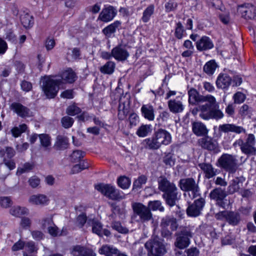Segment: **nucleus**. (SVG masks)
Returning a JSON list of instances; mask_svg holds the SVG:
<instances>
[{
	"instance_id": "nucleus-60",
	"label": "nucleus",
	"mask_w": 256,
	"mask_h": 256,
	"mask_svg": "<svg viewBox=\"0 0 256 256\" xmlns=\"http://www.w3.org/2000/svg\"><path fill=\"white\" fill-rule=\"evenodd\" d=\"M208 6L213 9H220L222 2L220 0H206Z\"/></svg>"
},
{
	"instance_id": "nucleus-62",
	"label": "nucleus",
	"mask_w": 256,
	"mask_h": 256,
	"mask_svg": "<svg viewBox=\"0 0 256 256\" xmlns=\"http://www.w3.org/2000/svg\"><path fill=\"white\" fill-rule=\"evenodd\" d=\"M113 228L122 234H127L128 232V229L125 226H122L119 222H115L114 223Z\"/></svg>"
},
{
	"instance_id": "nucleus-32",
	"label": "nucleus",
	"mask_w": 256,
	"mask_h": 256,
	"mask_svg": "<svg viewBox=\"0 0 256 256\" xmlns=\"http://www.w3.org/2000/svg\"><path fill=\"white\" fill-rule=\"evenodd\" d=\"M72 254L74 256H96V254L92 250H86L80 246H76Z\"/></svg>"
},
{
	"instance_id": "nucleus-7",
	"label": "nucleus",
	"mask_w": 256,
	"mask_h": 256,
	"mask_svg": "<svg viewBox=\"0 0 256 256\" xmlns=\"http://www.w3.org/2000/svg\"><path fill=\"white\" fill-rule=\"evenodd\" d=\"M190 226H180L175 235L176 236L175 246L180 249L184 248L190 244V239L192 238L194 232Z\"/></svg>"
},
{
	"instance_id": "nucleus-13",
	"label": "nucleus",
	"mask_w": 256,
	"mask_h": 256,
	"mask_svg": "<svg viewBox=\"0 0 256 256\" xmlns=\"http://www.w3.org/2000/svg\"><path fill=\"white\" fill-rule=\"evenodd\" d=\"M205 200L202 198H200L189 204L186 209V213L188 216L196 217L200 216L204 206Z\"/></svg>"
},
{
	"instance_id": "nucleus-24",
	"label": "nucleus",
	"mask_w": 256,
	"mask_h": 256,
	"mask_svg": "<svg viewBox=\"0 0 256 256\" xmlns=\"http://www.w3.org/2000/svg\"><path fill=\"white\" fill-rule=\"evenodd\" d=\"M192 130L198 136H206L208 133L206 126L200 122H194L192 123Z\"/></svg>"
},
{
	"instance_id": "nucleus-39",
	"label": "nucleus",
	"mask_w": 256,
	"mask_h": 256,
	"mask_svg": "<svg viewBox=\"0 0 256 256\" xmlns=\"http://www.w3.org/2000/svg\"><path fill=\"white\" fill-rule=\"evenodd\" d=\"M68 140L65 136H58L56 139L54 146L58 150H63L67 147Z\"/></svg>"
},
{
	"instance_id": "nucleus-56",
	"label": "nucleus",
	"mask_w": 256,
	"mask_h": 256,
	"mask_svg": "<svg viewBox=\"0 0 256 256\" xmlns=\"http://www.w3.org/2000/svg\"><path fill=\"white\" fill-rule=\"evenodd\" d=\"M74 122L73 118L68 116H65L63 117L61 120L62 126L66 128H70L72 126Z\"/></svg>"
},
{
	"instance_id": "nucleus-27",
	"label": "nucleus",
	"mask_w": 256,
	"mask_h": 256,
	"mask_svg": "<svg viewBox=\"0 0 256 256\" xmlns=\"http://www.w3.org/2000/svg\"><path fill=\"white\" fill-rule=\"evenodd\" d=\"M142 116L146 120L152 121L154 119V110L150 104H143L140 109Z\"/></svg>"
},
{
	"instance_id": "nucleus-26",
	"label": "nucleus",
	"mask_w": 256,
	"mask_h": 256,
	"mask_svg": "<svg viewBox=\"0 0 256 256\" xmlns=\"http://www.w3.org/2000/svg\"><path fill=\"white\" fill-rule=\"evenodd\" d=\"M56 78L61 80V84L64 83H72L76 80V74L72 69H68L63 72L60 76Z\"/></svg>"
},
{
	"instance_id": "nucleus-8",
	"label": "nucleus",
	"mask_w": 256,
	"mask_h": 256,
	"mask_svg": "<svg viewBox=\"0 0 256 256\" xmlns=\"http://www.w3.org/2000/svg\"><path fill=\"white\" fill-rule=\"evenodd\" d=\"M214 218L218 220H225L230 225L235 226H238L242 217L240 212L232 210H222L216 213Z\"/></svg>"
},
{
	"instance_id": "nucleus-28",
	"label": "nucleus",
	"mask_w": 256,
	"mask_h": 256,
	"mask_svg": "<svg viewBox=\"0 0 256 256\" xmlns=\"http://www.w3.org/2000/svg\"><path fill=\"white\" fill-rule=\"evenodd\" d=\"M95 188L106 198L110 199L112 194V186L110 184H96Z\"/></svg>"
},
{
	"instance_id": "nucleus-59",
	"label": "nucleus",
	"mask_w": 256,
	"mask_h": 256,
	"mask_svg": "<svg viewBox=\"0 0 256 256\" xmlns=\"http://www.w3.org/2000/svg\"><path fill=\"white\" fill-rule=\"evenodd\" d=\"M128 120L130 127L136 126L140 122L139 117L136 114L132 113L129 116Z\"/></svg>"
},
{
	"instance_id": "nucleus-53",
	"label": "nucleus",
	"mask_w": 256,
	"mask_h": 256,
	"mask_svg": "<svg viewBox=\"0 0 256 256\" xmlns=\"http://www.w3.org/2000/svg\"><path fill=\"white\" fill-rule=\"evenodd\" d=\"M84 153L80 150H74L72 154L71 160L74 162H77L80 160L84 157Z\"/></svg>"
},
{
	"instance_id": "nucleus-44",
	"label": "nucleus",
	"mask_w": 256,
	"mask_h": 256,
	"mask_svg": "<svg viewBox=\"0 0 256 256\" xmlns=\"http://www.w3.org/2000/svg\"><path fill=\"white\" fill-rule=\"evenodd\" d=\"M242 179V178H236L232 180V184L228 186L230 192L234 193L239 190Z\"/></svg>"
},
{
	"instance_id": "nucleus-6",
	"label": "nucleus",
	"mask_w": 256,
	"mask_h": 256,
	"mask_svg": "<svg viewBox=\"0 0 256 256\" xmlns=\"http://www.w3.org/2000/svg\"><path fill=\"white\" fill-rule=\"evenodd\" d=\"M62 81L60 78L52 79L45 76L42 79V88L46 96L48 98L55 97L59 90Z\"/></svg>"
},
{
	"instance_id": "nucleus-50",
	"label": "nucleus",
	"mask_w": 256,
	"mask_h": 256,
	"mask_svg": "<svg viewBox=\"0 0 256 256\" xmlns=\"http://www.w3.org/2000/svg\"><path fill=\"white\" fill-rule=\"evenodd\" d=\"M210 115V119L216 120L221 119L224 116L223 112L220 110L216 108H211Z\"/></svg>"
},
{
	"instance_id": "nucleus-18",
	"label": "nucleus",
	"mask_w": 256,
	"mask_h": 256,
	"mask_svg": "<svg viewBox=\"0 0 256 256\" xmlns=\"http://www.w3.org/2000/svg\"><path fill=\"white\" fill-rule=\"evenodd\" d=\"M160 226L161 228H167L170 226L172 231H176L178 227L176 218L171 216H166L161 220Z\"/></svg>"
},
{
	"instance_id": "nucleus-16",
	"label": "nucleus",
	"mask_w": 256,
	"mask_h": 256,
	"mask_svg": "<svg viewBox=\"0 0 256 256\" xmlns=\"http://www.w3.org/2000/svg\"><path fill=\"white\" fill-rule=\"evenodd\" d=\"M88 224L92 226V232L100 236H102L104 234L106 236L110 235V232L108 230L103 229L102 224L98 220L89 219Z\"/></svg>"
},
{
	"instance_id": "nucleus-11",
	"label": "nucleus",
	"mask_w": 256,
	"mask_h": 256,
	"mask_svg": "<svg viewBox=\"0 0 256 256\" xmlns=\"http://www.w3.org/2000/svg\"><path fill=\"white\" fill-rule=\"evenodd\" d=\"M188 102L192 105H196L204 102H216V98L211 95L202 96L194 88H190L188 91Z\"/></svg>"
},
{
	"instance_id": "nucleus-61",
	"label": "nucleus",
	"mask_w": 256,
	"mask_h": 256,
	"mask_svg": "<svg viewBox=\"0 0 256 256\" xmlns=\"http://www.w3.org/2000/svg\"><path fill=\"white\" fill-rule=\"evenodd\" d=\"M100 71L104 74H111L112 73V62H107L104 66L100 67Z\"/></svg>"
},
{
	"instance_id": "nucleus-19",
	"label": "nucleus",
	"mask_w": 256,
	"mask_h": 256,
	"mask_svg": "<svg viewBox=\"0 0 256 256\" xmlns=\"http://www.w3.org/2000/svg\"><path fill=\"white\" fill-rule=\"evenodd\" d=\"M238 10L242 16L246 19H252L256 16V8L250 4H246L239 7Z\"/></svg>"
},
{
	"instance_id": "nucleus-20",
	"label": "nucleus",
	"mask_w": 256,
	"mask_h": 256,
	"mask_svg": "<svg viewBox=\"0 0 256 256\" xmlns=\"http://www.w3.org/2000/svg\"><path fill=\"white\" fill-rule=\"evenodd\" d=\"M212 40L206 36H202L196 42V48L200 51L207 50L214 48Z\"/></svg>"
},
{
	"instance_id": "nucleus-37",
	"label": "nucleus",
	"mask_w": 256,
	"mask_h": 256,
	"mask_svg": "<svg viewBox=\"0 0 256 256\" xmlns=\"http://www.w3.org/2000/svg\"><path fill=\"white\" fill-rule=\"evenodd\" d=\"M154 4H150L144 11L142 20L144 22H148L151 16L154 14Z\"/></svg>"
},
{
	"instance_id": "nucleus-21",
	"label": "nucleus",
	"mask_w": 256,
	"mask_h": 256,
	"mask_svg": "<svg viewBox=\"0 0 256 256\" xmlns=\"http://www.w3.org/2000/svg\"><path fill=\"white\" fill-rule=\"evenodd\" d=\"M198 166L204 172L205 178L208 179L214 177L218 173V170L214 168L210 164L200 163L198 164Z\"/></svg>"
},
{
	"instance_id": "nucleus-12",
	"label": "nucleus",
	"mask_w": 256,
	"mask_h": 256,
	"mask_svg": "<svg viewBox=\"0 0 256 256\" xmlns=\"http://www.w3.org/2000/svg\"><path fill=\"white\" fill-rule=\"evenodd\" d=\"M132 208L134 214L139 216L141 222H146L152 218V214L150 208L142 203H134Z\"/></svg>"
},
{
	"instance_id": "nucleus-64",
	"label": "nucleus",
	"mask_w": 256,
	"mask_h": 256,
	"mask_svg": "<svg viewBox=\"0 0 256 256\" xmlns=\"http://www.w3.org/2000/svg\"><path fill=\"white\" fill-rule=\"evenodd\" d=\"M100 254H104L106 256H112V248L110 246H103L99 250Z\"/></svg>"
},
{
	"instance_id": "nucleus-46",
	"label": "nucleus",
	"mask_w": 256,
	"mask_h": 256,
	"mask_svg": "<svg viewBox=\"0 0 256 256\" xmlns=\"http://www.w3.org/2000/svg\"><path fill=\"white\" fill-rule=\"evenodd\" d=\"M148 208L152 210H159L160 212H164V210L160 200L150 201L148 203Z\"/></svg>"
},
{
	"instance_id": "nucleus-15",
	"label": "nucleus",
	"mask_w": 256,
	"mask_h": 256,
	"mask_svg": "<svg viewBox=\"0 0 256 256\" xmlns=\"http://www.w3.org/2000/svg\"><path fill=\"white\" fill-rule=\"evenodd\" d=\"M10 108L21 118H26L32 116L30 110L19 102H13L10 106Z\"/></svg>"
},
{
	"instance_id": "nucleus-35",
	"label": "nucleus",
	"mask_w": 256,
	"mask_h": 256,
	"mask_svg": "<svg viewBox=\"0 0 256 256\" xmlns=\"http://www.w3.org/2000/svg\"><path fill=\"white\" fill-rule=\"evenodd\" d=\"M152 131V128L150 124H142L138 128L136 134L139 137L143 138L147 136Z\"/></svg>"
},
{
	"instance_id": "nucleus-63",
	"label": "nucleus",
	"mask_w": 256,
	"mask_h": 256,
	"mask_svg": "<svg viewBox=\"0 0 256 256\" xmlns=\"http://www.w3.org/2000/svg\"><path fill=\"white\" fill-rule=\"evenodd\" d=\"M124 198L125 194L122 191L113 188V200H120Z\"/></svg>"
},
{
	"instance_id": "nucleus-10",
	"label": "nucleus",
	"mask_w": 256,
	"mask_h": 256,
	"mask_svg": "<svg viewBox=\"0 0 256 256\" xmlns=\"http://www.w3.org/2000/svg\"><path fill=\"white\" fill-rule=\"evenodd\" d=\"M209 196L211 200L215 201L216 206L224 209H226L230 204L226 198L227 193L224 188H216L210 192Z\"/></svg>"
},
{
	"instance_id": "nucleus-31",
	"label": "nucleus",
	"mask_w": 256,
	"mask_h": 256,
	"mask_svg": "<svg viewBox=\"0 0 256 256\" xmlns=\"http://www.w3.org/2000/svg\"><path fill=\"white\" fill-rule=\"evenodd\" d=\"M98 19L104 22H108L112 20V7L109 6L102 9L100 12Z\"/></svg>"
},
{
	"instance_id": "nucleus-9",
	"label": "nucleus",
	"mask_w": 256,
	"mask_h": 256,
	"mask_svg": "<svg viewBox=\"0 0 256 256\" xmlns=\"http://www.w3.org/2000/svg\"><path fill=\"white\" fill-rule=\"evenodd\" d=\"M236 156L234 155L224 154L218 159L219 166L230 174H234L238 168Z\"/></svg>"
},
{
	"instance_id": "nucleus-23",
	"label": "nucleus",
	"mask_w": 256,
	"mask_h": 256,
	"mask_svg": "<svg viewBox=\"0 0 256 256\" xmlns=\"http://www.w3.org/2000/svg\"><path fill=\"white\" fill-rule=\"evenodd\" d=\"M216 102L210 103L208 102L204 104L199 105L197 107V110H199L200 116L204 120H210V117L211 106L215 104Z\"/></svg>"
},
{
	"instance_id": "nucleus-51",
	"label": "nucleus",
	"mask_w": 256,
	"mask_h": 256,
	"mask_svg": "<svg viewBox=\"0 0 256 256\" xmlns=\"http://www.w3.org/2000/svg\"><path fill=\"white\" fill-rule=\"evenodd\" d=\"M41 224L43 228H48L54 224L52 216V214H48L44 217L41 220Z\"/></svg>"
},
{
	"instance_id": "nucleus-52",
	"label": "nucleus",
	"mask_w": 256,
	"mask_h": 256,
	"mask_svg": "<svg viewBox=\"0 0 256 256\" xmlns=\"http://www.w3.org/2000/svg\"><path fill=\"white\" fill-rule=\"evenodd\" d=\"M88 166L87 162H83L79 164L74 165L72 169V174H76L88 168Z\"/></svg>"
},
{
	"instance_id": "nucleus-45",
	"label": "nucleus",
	"mask_w": 256,
	"mask_h": 256,
	"mask_svg": "<svg viewBox=\"0 0 256 256\" xmlns=\"http://www.w3.org/2000/svg\"><path fill=\"white\" fill-rule=\"evenodd\" d=\"M22 24L27 28L32 26L33 24V18L28 14H22L20 16Z\"/></svg>"
},
{
	"instance_id": "nucleus-40",
	"label": "nucleus",
	"mask_w": 256,
	"mask_h": 256,
	"mask_svg": "<svg viewBox=\"0 0 256 256\" xmlns=\"http://www.w3.org/2000/svg\"><path fill=\"white\" fill-rule=\"evenodd\" d=\"M118 186L122 189L128 188L131 184L130 179L124 176H120L117 180Z\"/></svg>"
},
{
	"instance_id": "nucleus-25",
	"label": "nucleus",
	"mask_w": 256,
	"mask_h": 256,
	"mask_svg": "<svg viewBox=\"0 0 256 256\" xmlns=\"http://www.w3.org/2000/svg\"><path fill=\"white\" fill-rule=\"evenodd\" d=\"M231 82L232 78L226 74H220L216 81L218 88L223 89L228 88Z\"/></svg>"
},
{
	"instance_id": "nucleus-3",
	"label": "nucleus",
	"mask_w": 256,
	"mask_h": 256,
	"mask_svg": "<svg viewBox=\"0 0 256 256\" xmlns=\"http://www.w3.org/2000/svg\"><path fill=\"white\" fill-rule=\"evenodd\" d=\"M256 142L254 136L252 134H250L247 136L245 140L240 138L236 140L232 146L234 148L239 146L242 152L248 157L256 154Z\"/></svg>"
},
{
	"instance_id": "nucleus-55",
	"label": "nucleus",
	"mask_w": 256,
	"mask_h": 256,
	"mask_svg": "<svg viewBox=\"0 0 256 256\" xmlns=\"http://www.w3.org/2000/svg\"><path fill=\"white\" fill-rule=\"evenodd\" d=\"M184 32V29L182 23L180 22H178L176 24V27L174 32L175 36L178 39L182 38L183 36Z\"/></svg>"
},
{
	"instance_id": "nucleus-36",
	"label": "nucleus",
	"mask_w": 256,
	"mask_h": 256,
	"mask_svg": "<svg viewBox=\"0 0 256 256\" xmlns=\"http://www.w3.org/2000/svg\"><path fill=\"white\" fill-rule=\"evenodd\" d=\"M10 212L14 216L20 217L22 215L26 214L28 213V210L24 207L15 206L10 209Z\"/></svg>"
},
{
	"instance_id": "nucleus-48",
	"label": "nucleus",
	"mask_w": 256,
	"mask_h": 256,
	"mask_svg": "<svg viewBox=\"0 0 256 256\" xmlns=\"http://www.w3.org/2000/svg\"><path fill=\"white\" fill-rule=\"evenodd\" d=\"M48 233L52 236H58L66 234V233L64 234L63 230L62 232H60L58 228L54 224L48 227Z\"/></svg>"
},
{
	"instance_id": "nucleus-2",
	"label": "nucleus",
	"mask_w": 256,
	"mask_h": 256,
	"mask_svg": "<svg viewBox=\"0 0 256 256\" xmlns=\"http://www.w3.org/2000/svg\"><path fill=\"white\" fill-rule=\"evenodd\" d=\"M146 146L151 150H157L162 145H168L172 142V136L169 132L160 128L156 132L153 136L146 139Z\"/></svg>"
},
{
	"instance_id": "nucleus-29",
	"label": "nucleus",
	"mask_w": 256,
	"mask_h": 256,
	"mask_svg": "<svg viewBox=\"0 0 256 256\" xmlns=\"http://www.w3.org/2000/svg\"><path fill=\"white\" fill-rule=\"evenodd\" d=\"M168 104L170 111L174 114L182 112L184 108L182 102L176 100H170Z\"/></svg>"
},
{
	"instance_id": "nucleus-38",
	"label": "nucleus",
	"mask_w": 256,
	"mask_h": 256,
	"mask_svg": "<svg viewBox=\"0 0 256 256\" xmlns=\"http://www.w3.org/2000/svg\"><path fill=\"white\" fill-rule=\"evenodd\" d=\"M218 65L214 60L207 62L204 66V71L208 75L212 74L216 70Z\"/></svg>"
},
{
	"instance_id": "nucleus-42",
	"label": "nucleus",
	"mask_w": 256,
	"mask_h": 256,
	"mask_svg": "<svg viewBox=\"0 0 256 256\" xmlns=\"http://www.w3.org/2000/svg\"><path fill=\"white\" fill-rule=\"evenodd\" d=\"M148 180L146 176L142 174L133 183V190H139L142 188V186L146 184Z\"/></svg>"
},
{
	"instance_id": "nucleus-5",
	"label": "nucleus",
	"mask_w": 256,
	"mask_h": 256,
	"mask_svg": "<svg viewBox=\"0 0 256 256\" xmlns=\"http://www.w3.org/2000/svg\"><path fill=\"white\" fill-rule=\"evenodd\" d=\"M144 246L148 250V256H163L166 252L162 240L158 236H152Z\"/></svg>"
},
{
	"instance_id": "nucleus-33",
	"label": "nucleus",
	"mask_w": 256,
	"mask_h": 256,
	"mask_svg": "<svg viewBox=\"0 0 256 256\" xmlns=\"http://www.w3.org/2000/svg\"><path fill=\"white\" fill-rule=\"evenodd\" d=\"M40 146H42L44 150H50L51 147V138L47 134H38Z\"/></svg>"
},
{
	"instance_id": "nucleus-4",
	"label": "nucleus",
	"mask_w": 256,
	"mask_h": 256,
	"mask_svg": "<svg viewBox=\"0 0 256 256\" xmlns=\"http://www.w3.org/2000/svg\"><path fill=\"white\" fill-rule=\"evenodd\" d=\"M178 186L182 190L188 192V195L192 200L200 196L198 181H196L192 178L180 179Z\"/></svg>"
},
{
	"instance_id": "nucleus-54",
	"label": "nucleus",
	"mask_w": 256,
	"mask_h": 256,
	"mask_svg": "<svg viewBox=\"0 0 256 256\" xmlns=\"http://www.w3.org/2000/svg\"><path fill=\"white\" fill-rule=\"evenodd\" d=\"M178 7V4L174 0H168L165 4V10L166 12L174 11Z\"/></svg>"
},
{
	"instance_id": "nucleus-14",
	"label": "nucleus",
	"mask_w": 256,
	"mask_h": 256,
	"mask_svg": "<svg viewBox=\"0 0 256 256\" xmlns=\"http://www.w3.org/2000/svg\"><path fill=\"white\" fill-rule=\"evenodd\" d=\"M199 145L203 148L210 151L217 152L218 150V143L211 138L205 136L198 140Z\"/></svg>"
},
{
	"instance_id": "nucleus-34",
	"label": "nucleus",
	"mask_w": 256,
	"mask_h": 256,
	"mask_svg": "<svg viewBox=\"0 0 256 256\" xmlns=\"http://www.w3.org/2000/svg\"><path fill=\"white\" fill-rule=\"evenodd\" d=\"M128 56L126 50L120 47H116L113 49V57L120 60H125Z\"/></svg>"
},
{
	"instance_id": "nucleus-17",
	"label": "nucleus",
	"mask_w": 256,
	"mask_h": 256,
	"mask_svg": "<svg viewBox=\"0 0 256 256\" xmlns=\"http://www.w3.org/2000/svg\"><path fill=\"white\" fill-rule=\"evenodd\" d=\"M218 130L220 131L225 133L232 132L236 134H240L241 133L246 134V130L243 127L230 124L220 125Z\"/></svg>"
},
{
	"instance_id": "nucleus-22",
	"label": "nucleus",
	"mask_w": 256,
	"mask_h": 256,
	"mask_svg": "<svg viewBox=\"0 0 256 256\" xmlns=\"http://www.w3.org/2000/svg\"><path fill=\"white\" fill-rule=\"evenodd\" d=\"M49 199L47 196L42 194H33L31 196L28 202L33 205L45 206L48 203Z\"/></svg>"
},
{
	"instance_id": "nucleus-57",
	"label": "nucleus",
	"mask_w": 256,
	"mask_h": 256,
	"mask_svg": "<svg viewBox=\"0 0 256 256\" xmlns=\"http://www.w3.org/2000/svg\"><path fill=\"white\" fill-rule=\"evenodd\" d=\"M80 109L75 104H72L68 107L66 113L70 116H74L80 112Z\"/></svg>"
},
{
	"instance_id": "nucleus-43",
	"label": "nucleus",
	"mask_w": 256,
	"mask_h": 256,
	"mask_svg": "<svg viewBox=\"0 0 256 256\" xmlns=\"http://www.w3.org/2000/svg\"><path fill=\"white\" fill-rule=\"evenodd\" d=\"M253 112L252 108L248 104H243L240 108L239 114L242 117L250 118Z\"/></svg>"
},
{
	"instance_id": "nucleus-49",
	"label": "nucleus",
	"mask_w": 256,
	"mask_h": 256,
	"mask_svg": "<svg viewBox=\"0 0 256 256\" xmlns=\"http://www.w3.org/2000/svg\"><path fill=\"white\" fill-rule=\"evenodd\" d=\"M27 129V126L26 124H22L19 127H14L12 130V132L14 136L18 137L20 134L25 132Z\"/></svg>"
},
{
	"instance_id": "nucleus-41",
	"label": "nucleus",
	"mask_w": 256,
	"mask_h": 256,
	"mask_svg": "<svg viewBox=\"0 0 256 256\" xmlns=\"http://www.w3.org/2000/svg\"><path fill=\"white\" fill-rule=\"evenodd\" d=\"M24 248L25 252H24L23 256H32L29 254L36 252L38 250L34 242L32 241L26 243Z\"/></svg>"
},
{
	"instance_id": "nucleus-47",
	"label": "nucleus",
	"mask_w": 256,
	"mask_h": 256,
	"mask_svg": "<svg viewBox=\"0 0 256 256\" xmlns=\"http://www.w3.org/2000/svg\"><path fill=\"white\" fill-rule=\"evenodd\" d=\"M34 168L32 164L26 162L22 166L18 167L17 170L16 174L20 175L24 173H26L30 172Z\"/></svg>"
},
{
	"instance_id": "nucleus-58",
	"label": "nucleus",
	"mask_w": 256,
	"mask_h": 256,
	"mask_svg": "<svg viewBox=\"0 0 256 256\" xmlns=\"http://www.w3.org/2000/svg\"><path fill=\"white\" fill-rule=\"evenodd\" d=\"M233 98L234 104H240L246 100V96L243 93L238 92L234 94Z\"/></svg>"
},
{
	"instance_id": "nucleus-1",
	"label": "nucleus",
	"mask_w": 256,
	"mask_h": 256,
	"mask_svg": "<svg viewBox=\"0 0 256 256\" xmlns=\"http://www.w3.org/2000/svg\"><path fill=\"white\" fill-rule=\"evenodd\" d=\"M158 190L164 192L162 196L166 203L171 207L176 205V202L179 200L176 184L164 176L158 178Z\"/></svg>"
},
{
	"instance_id": "nucleus-30",
	"label": "nucleus",
	"mask_w": 256,
	"mask_h": 256,
	"mask_svg": "<svg viewBox=\"0 0 256 256\" xmlns=\"http://www.w3.org/2000/svg\"><path fill=\"white\" fill-rule=\"evenodd\" d=\"M129 112L128 104L122 102V98L120 99V104L118 108V118L120 120H124Z\"/></svg>"
}]
</instances>
